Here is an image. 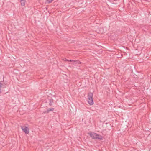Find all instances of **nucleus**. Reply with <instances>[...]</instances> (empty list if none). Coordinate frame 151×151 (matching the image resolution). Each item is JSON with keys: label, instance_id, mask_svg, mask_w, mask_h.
Listing matches in <instances>:
<instances>
[{"label": "nucleus", "instance_id": "f257e3e1", "mask_svg": "<svg viewBox=\"0 0 151 151\" xmlns=\"http://www.w3.org/2000/svg\"><path fill=\"white\" fill-rule=\"evenodd\" d=\"M93 93H89L88 95V103L91 105H92L93 104Z\"/></svg>", "mask_w": 151, "mask_h": 151}, {"label": "nucleus", "instance_id": "f03ea898", "mask_svg": "<svg viewBox=\"0 0 151 151\" xmlns=\"http://www.w3.org/2000/svg\"><path fill=\"white\" fill-rule=\"evenodd\" d=\"M88 134L93 139H100V138L96 137V136H97L96 133L91 132L88 133Z\"/></svg>", "mask_w": 151, "mask_h": 151}, {"label": "nucleus", "instance_id": "7ed1b4c3", "mask_svg": "<svg viewBox=\"0 0 151 151\" xmlns=\"http://www.w3.org/2000/svg\"><path fill=\"white\" fill-rule=\"evenodd\" d=\"M21 128L23 131L26 134H28L29 132V129L28 127L25 126H21Z\"/></svg>", "mask_w": 151, "mask_h": 151}, {"label": "nucleus", "instance_id": "20e7f679", "mask_svg": "<svg viewBox=\"0 0 151 151\" xmlns=\"http://www.w3.org/2000/svg\"><path fill=\"white\" fill-rule=\"evenodd\" d=\"M72 62L71 63L72 64L74 65L76 64H80L81 62L78 60H73Z\"/></svg>", "mask_w": 151, "mask_h": 151}, {"label": "nucleus", "instance_id": "39448f33", "mask_svg": "<svg viewBox=\"0 0 151 151\" xmlns=\"http://www.w3.org/2000/svg\"><path fill=\"white\" fill-rule=\"evenodd\" d=\"M49 101L50 102L49 104V105L50 106H52V104L53 102V99L52 98H51L49 100Z\"/></svg>", "mask_w": 151, "mask_h": 151}, {"label": "nucleus", "instance_id": "423d86ee", "mask_svg": "<svg viewBox=\"0 0 151 151\" xmlns=\"http://www.w3.org/2000/svg\"><path fill=\"white\" fill-rule=\"evenodd\" d=\"M54 110V108H50L48 109L46 111V112L47 113H48L50 111H52Z\"/></svg>", "mask_w": 151, "mask_h": 151}, {"label": "nucleus", "instance_id": "0eeeda50", "mask_svg": "<svg viewBox=\"0 0 151 151\" xmlns=\"http://www.w3.org/2000/svg\"><path fill=\"white\" fill-rule=\"evenodd\" d=\"M21 5L22 6H23L25 5V0H20Z\"/></svg>", "mask_w": 151, "mask_h": 151}, {"label": "nucleus", "instance_id": "6e6552de", "mask_svg": "<svg viewBox=\"0 0 151 151\" xmlns=\"http://www.w3.org/2000/svg\"><path fill=\"white\" fill-rule=\"evenodd\" d=\"M97 136H96V137L100 138V139H99L100 140H101L103 138H102V136L101 135H99V134H97Z\"/></svg>", "mask_w": 151, "mask_h": 151}, {"label": "nucleus", "instance_id": "1a4fd4ad", "mask_svg": "<svg viewBox=\"0 0 151 151\" xmlns=\"http://www.w3.org/2000/svg\"><path fill=\"white\" fill-rule=\"evenodd\" d=\"M53 0H47L46 1L47 3H50L52 2Z\"/></svg>", "mask_w": 151, "mask_h": 151}, {"label": "nucleus", "instance_id": "9d476101", "mask_svg": "<svg viewBox=\"0 0 151 151\" xmlns=\"http://www.w3.org/2000/svg\"><path fill=\"white\" fill-rule=\"evenodd\" d=\"M2 85V83H0V93H1V85Z\"/></svg>", "mask_w": 151, "mask_h": 151}, {"label": "nucleus", "instance_id": "9b49d317", "mask_svg": "<svg viewBox=\"0 0 151 151\" xmlns=\"http://www.w3.org/2000/svg\"><path fill=\"white\" fill-rule=\"evenodd\" d=\"M65 60L66 61H70V62H72L73 60H67V59H66Z\"/></svg>", "mask_w": 151, "mask_h": 151}]
</instances>
